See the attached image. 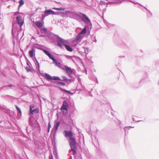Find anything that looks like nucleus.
<instances>
[{"label":"nucleus","mask_w":159,"mask_h":159,"mask_svg":"<svg viewBox=\"0 0 159 159\" xmlns=\"http://www.w3.org/2000/svg\"><path fill=\"white\" fill-rule=\"evenodd\" d=\"M65 68L67 73H69V72L70 74H72L73 71L71 68L67 66H65Z\"/></svg>","instance_id":"2eb2a0df"},{"label":"nucleus","mask_w":159,"mask_h":159,"mask_svg":"<svg viewBox=\"0 0 159 159\" xmlns=\"http://www.w3.org/2000/svg\"><path fill=\"white\" fill-rule=\"evenodd\" d=\"M69 142L71 150L73 152V154L75 155L76 153L77 150L76 145V142L75 139L74 138L70 139L69 140Z\"/></svg>","instance_id":"7ed1b4c3"},{"label":"nucleus","mask_w":159,"mask_h":159,"mask_svg":"<svg viewBox=\"0 0 159 159\" xmlns=\"http://www.w3.org/2000/svg\"><path fill=\"white\" fill-rule=\"evenodd\" d=\"M36 66V70H38V72L39 73H40V65L38 61H36L35 62H34Z\"/></svg>","instance_id":"4468645a"},{"label":"nucleus","mask_w":159,"mask_h":159,"mask_svg":"<svg viewBox=\"0 0 159 159\" xmlns=\"http://www.w3.org/2000/svg\"><path fill=\"white\" fill-rule=\"evenodd\" d=\"M12 35L13 36H14V32H13V30L12 31Z\"/></svg>","instance_id":"6e6d98bb"},{"label":"nucleus","mask_w":159,"mask_h":159,"mask_svg":"<svg viewBox=\"0 0 159 159\" xmlns=\"http://www.w3.org/2000/svg\"><path fill=\"white\" fill-rule=\"evenodd\" d=\"M26 64L28 66L30 67V65H31V64L30 61L27 59L26 60Z\"/></svg>","instance_id":"c9c22d12"},{"label":"nucleus","mask_w":159,"mask_h":159,"mask_svg":"<svg viewBox=\"0 0 159 159\" xmlns=\"http://www.w3.org/2000/svg\"><path fill=\"white\" fill-rule=\"evenodd\" d=\"M44 76V77L47 80H61V79L58 77L55 76L52 77L50 75L47 73H45Z\"/></svg>","instance_id":"0eeeda50"},{"label":"nucleus","mask_w":159,"mask_h":159,"mask_svg":"<svg viewBox=\"0 0 159 159\" xmlns=\"http://www.w3.org/2000/svg\"><path fill=\"white\" fill-rule=\"evenodd\" d=\"M65 56L68 59H71L73 61V62H74V60H73V59L72 58V57L71 56H68V55H65Z\"/></svg>","instance_id":"473e14b6"},{"label":"nucleus","mask_w":159,"mask_h":159,"mask_svg":"<svg viewBox=\"0 0 159 159\" xmlns=\"http://www.w3.org/2000/svg\"><path fill=\"white\" fill-rule=\"evenodd\" d=\"M19 13V12L18 11H17L16 12H15V13H14V15H17Z\"/></svg>","instance_id":"09e8293b"},{"label":"nucleus","mask_w":159,"mask_h":159,"mask_svg":"<svg viewBox=\"0 0 159 159\" xmlns=\"http://www.w3.org/2000/svg\"><path fill=\"white\" fill-rule=\"evenodd\" d=\"M143 82V79H141V80L140 81V82Z\"/></svg>","instance_id":"4d7b16f0"},{"label":"nucleus","mask_w":159,"mask_h":159,"mask_svg":"<svg viewBox=\"0 0 159 159\" xmlns=\"http://www.w3.org/2000/svg\"><path fill=\"white\" fill-rule=\"evenodd\" d=\"M145 9H146V10H147L149 12V13L151 14V15L152 16V13H151V12H150V11L149 10H148L147 8H146L145 7H144L143 6V7Z\"/></svg>","instance_id":"a19ab883"},{"label":"nucleus","mask_w":159,"mask_h":159,"mask_svg":"<svg viewBox=\"0 0 159 159\" xmlns=\"http://www.w3.org/2000/svg\"><path fill=\"white\" fill-rule=\"evenodd\" d=\"M131 2L134 3L136 4H138V5H139L140 6L143 7V6L142 5H141V4H140L138 2L135 3V2H134L133 1H131Z\"/></svg>","instance_id":"c03bdc74"},{"label":"nucleus","mask_w":159,"mask_h":159,"mask_svg":"<svg viewBox=\"0 0 159 159\" xmlns=\"http://www.w3.org/2000/svg\"><path fill=\"white\" fill-rule=\"evenodd\" d=\"M51 14H52V15H55L56 14V12H55L54 11H52V10H51Z\"/></svg>","instance_id":"ea45409f"},{"label":"nucleus","mask_w":159,"mask_h":159,"mask_svg":"<svg viewBox=\"0 0 159 159\" xmlns=\"http://www.w3.org/2000/svg\"><path fill=\"white\" fill-rule=\"evenodd\" d=\"M111 25L109 24L108 25H107V26H108V28H110V25Z\"/></svg>","instance_id":"5fc2aeb1"},{"label":"nucleus","mask_w":159,"mask_h":159,"mask_svg":"<svg viewBox=\"0 0 159 159\" xmlns=\"http://www.w3.org/2000/svg\"><path fill=\"white\" fill-rule=\"evenodd\" d=\"M41 32L42 34L46 35V36H48V39H51L52 37V34H53L51 33L48 31L47 29L46 28H43L41 29Z\"/></svg>","instance_id":"423d86ee"},{"label":"nucleus","mask_w":159,"mask_h":159,"mask_svg":"<svg viewBox=\"0 0 159 159\" xmlns=\"http://www.w3.org/2000/svg\"><path fill=\"white\" fill-rule=\"evenodd\" d=\"M33 119L32 116H30L29 118V125L30 126H32L33 124L32 123Z\"/></svg>","instance_id":"aec40b11"},{"label":"nucleus","mask_w":159,"mask_h":159,"mask_svg":"<svg viewBox=\"0 0 159 159\" xmlns=\"http://www.w3.org/2000/svg\"><path fill=\"white\" fill-rule=\"evenodd\" d=\"M20 7H19V6H18V9L19 10V9H20Z\"/></svg>","instance_id":"69168bd1"},{"label":"nucleus","mask_w":159,"mask_h":159,"mask_svg":"<svg viewBox=\"0 0 159 159\" xmlns=\"http://www.w3.org/2000/svg\"><path fill=\"white\" fill-rule=\"evenodd\" d=\"M60 90L62 91H64V92L67 93L68 94H70L71 95L73 94V93H71V92H70V91H69L67 90H66L65 89H63L61 88H60Z\"/></svg>","instance_id":"412c9836"},{"label":"nucleus","mask_w":159,"mask_h":159,"mask_svg":"<svg viewBox=\"0 0 159 159\" xmlns=\"http://www.w3.org/2000/svg\"><path fill=\"white\" fill-rule=\"evenodd\" d=\"M35 25L38 27L40 28L43 26V24L39 21H37L35 22Z\"/></svg>","instance_id":"f3484780"},{"label":"nucleus","mask_w":159,"mask_h":159,"mask_svg":"<svg viewBox=\"0 0 159 159\" xmlns=\"http://www.w3.org/2000/svg\"><path fill=\"white\" fill-rule=\"evenodd\" d=\"M53 154L55 156H57V150L55 146H54L53 149Z\"/></svg>","instance_id":"b1692460"},{"label":"nucleus","mask_w":159,"mask_h":159,"mask_svg":"<svg viewBox=\"0 0 159 159\" xmlns=\"http://www.w3.org/2000/svg\"><path fill=\"white\" fill-rule=\"evenodd\" d=\"M158 84L159 85V80H158Z\"/></svg>","instance_id":"338daca9"},{"label":"nucleus","mask_w":159,"mask_h":159,"mask_svg":"<svg viewBox=\"0 0 159 159\" xmlns=\"http://www.w3.org/2000/svg\"><path fill=\"white\" fill-rule=\"evenodd\" d=\"M117 122L119 124V125H120V121H119V120H118V121Z\"/></svg>","instance_id":"864d4df0"},{"label":"nucleus","mask_w":159,"mask_h":159,"mask_svg":"<svg viewBox=\"0 0 159 159\" xmlns=\"http://www.w3.org/2000/svg\"><path fill=\"white\" fill-rule=\"evenodd\" d=\"M69 159H72V157L71 156L70 157V158Z\"/></svg>","instance_id":"e2e57ef3"},{"label":"nucleus","mask_w":159,"mask_h":159,"mask_svg":"<svg viewBox=\"0 0 159 159\" xmlns=\"http://www.w3.org/2000/svg\"><path fill=\"white\" fill-rule=\"evenodd\" d=\"M55 84H57V85H60V82H59V81H56L55 82Z\"/></svg>","instance_id":"49530a36"},{"label":"nucleus","mask_w":159,"mask_h":159,"mask_svg":"<svg viewBox=\"0 0 159 159\" xmlns=\"http://www.w3.org/2000/svg\"><path fill=\"white\" fill-rule=\"evenodd\" d=\"M62 79H61L60 80L61 81H67L68 79L65 76H62L61 77Z\"/></svg>","instance_id":"7c9ffc66"},{"label":"nucleus","mask_w":159,"mask_h":159,"mask_svg":"<svg viewBox=\"0 0 159 159\" xmlns=\"http://www.w3.org/2000/svg\"><path fill=\"white\" fill-rule=\"evenodd\" d=\"M86 31V27H85L79 34L82 35V34H85Z\"/></svg>","instance_id":"a878e982"},{"label":"nucleus","mask_w":159,"mask_h":159,"mask_svg":"<svg viewBox=\"0 0 159 159\" xmlns=\"http://www.w3.org/2000/svg\"><path fill=\"white\" fill-rule=\"evenodd\" d=\"M47 15H44V14H42V20H43L44 18H45V17L46 16H47Z\"/></svg>","instance_id":"58836bf2"},{"label":"nucleus","mask_w":159,"mask_h":159,"mask_svg":"<svg viewBox=\"0 0 159 159\" xmlns=\"http://www.w3.org/2000/svg\"><path fill=\"white\" fill-rule=\"evenodd\" d=\"M34 107V105H31L30 106V109H32Z\"/></svg>","instance_id":"37998d69"},{"label":"nucleus","mask_w":159,"mask_h":159,"mask_svg":"<svg viewBox=\"0 0 159 159\" xmlns=\"http://www.w3.org/2000/svg\"><path fill=\"white\" fill-rule=\"evenodd\" d=\"M65 14L67 16L70 18L79 21L80 12H76V11H71L69 10H66L65 11Z\"/></svg>","instance_id":"f257e3e1"},{"label":"nucleus","mask_w":159,"mask_h":159,"mask_svg":"<svg viewBox=\"0 0 159 159\" xmlns=\"http://www.w3.org/2000/svg\"><path fill=\"white\" fill-rule=\"evenodd\" d=\"M145 9H146V10H147L149 12V13L151 14V15L152 16V13H151V12H150V11L149 10H148L147 8H146L145 7H144L143 6V7Z\"/></svg>","instance_id":"79ce46f5"},{"label":"nucleus","mask_w":159,"mask_h":159,"mask_svg":"<svg viewBox=\"0 0 159 159\" xmlns=\"http://www.w3.org/2000/svg\"><path fill=\"white\" fill-rule=\"evenodd\" d=\"M74 159H76V157L75 155H74Z\"/></svg>","instance_id":"13d9d810"},{"label":"nucleus","mask_w":159,"mask_h":159,"mask_svg":"<svg viewBox=\"0 0 159 159\" xmlns=\"http://www.w3.org/2000/svg\"><path fill=\"white\" fill-rule=\"evenodd\" d=\"M83 48L84 50V53H85L86 55L89 52V48L84 47H83Z\"/></svg>","instance_id":"5701e85b"},{"label":"nucleus","mask_w":159,"mask_h":159,"mask_svg":"<svg viewBox=\"0 0 159 159\" xmlns=\"http://www.w3.org/2000/svg\"><path fill=\"white\" fill-rule=\"evenodd\" d=\"M68 105L67 102L66 101H64L61 107V110L64 115H67L68 114Z\"/></svg>","instance_id":"39448f33"},{"label":"nucleus","mask_w":159,"mask_h":159,"mask_svg":"<svg viewBox=\"0 0 159 159\" xmlns=\"http://www.w3.org/2000/svg\"><path fill=\"white\" fill-rule=\"evenodd\" d=\"M80 18H81L82 21L88 25L92 26V24L90 20L85 14L80 12L79 19Z\"/></svg>","instance_id":"f03ea898"},{"label":"nucleus","mask_w":159,"mask_h":159,"mask_svg":"<svg viewBox=\"0 0 159 159\" xmlns=\"http://www.w3.org/2000/svg\"><path fill=\"white\" fill-rule=\"evenodd\" d=\"M81 37V35L79 34L78 35L76 36V38L75 39V41H76V42H78L80 40Z\"/></svg>","instance_id":"6ab92c4d"},{"label":"nucleus","mask_w":159,"mask_h":159,"mask_svg":"<svg viewBox=\"0 0 159 159\" xmlns=\"http://www.w3.org/2000/svg\"><path fill=\"white\" fill-rule=\"evenodd\" d=\"M33 110V111H34V113H38L39 112V110L38 108H35Z\"/></svg>","instance_id":"2f4dec72"},{"label":"nucleus","mask_w":159,"mask_h":159,"mask_svg":"<svg viewBox=\"0 0 159 159\" xmlns=\"http://www.w3.org/2000/svg\"><path fill=\"white\" fill-rule=\"evenodd\" d=\"M34 113V111H33V110L32 109H31V110H30V112L29 113V115H30L31 114H33Z\"/></svg>","instance_id":"e433bc0d"},{"label":"nucleus","mask_w":159,"mask_h":159,"mask_svg":"<svg viewBox=\"0 0 159 159\" xmlns=\"http://www.w3.org/2000/svg\"><path fill=\"white\" fill-rule=\"evenodd\" d=\"M111 114H112L113 116V113H112V112H111Z\"/></svg>","instance_id":"774afa93"},{"label":"nucleus","mask_w":159,"mask_h":159,"mask_svg":"<svg viewBox=\"0 0 159 159\" xmlns=\"http://www.w3.org/2000/svg\"><path fill=\"white\" fill-rule=\"evenodd\" d=\"M49 159H53V157L52 155H51V156H49Z\"/></svg>","instance_id":"603ef678"},{"label":"nucleus","mask_w":159,"mask_h":159,"mask_svg":"<svg viewBox=\"0 0 159 159\" xmlns=\"http://www.w3.org/2000/svg\"><path fill=\"white\" fill-rule=\"evenodd\" d=\"M51 10L48 9L44 11V14L48 16L49 15L51 14Z\"/></svg>","instance_id":"393cba45"},{"label":"nucleus","mask_w":159,"mask_h":159,"mask_svg":"<svg viewBox=\"0 0 159 159\" xmlns=\"http://www.w3.org/2000/svg\"><path fill=\"white\" fill-rule=\"evenodd\" d=\"M66 84L63 83V82H60V86H61V85H63V86H64V85H65Z\"/></svg>","instance_id":"a18cd8bd"},{"label":"nucleus","mask_w":159,"mask_h":159,"mask_svg":"<svg viewBox=\"0 0 159 159\" xmlns=\"http://www.w3.org/2000/svg\"><path fill=\"white\" fill-rule=\"evenodd\" d=\"M63 134L66 137H69V140L70 139L73 138V133L72 131H68L66 130H65L63 131Z\"/></svg>","instance_id":"6e6552de"},{"label":"nucleus","mask_w":159,"mask_h":159,"mask_svg":"<svg viewBox=\"0 0 159 159\" xmlns=\"http://www.w3.org/2000/svg\"><path fill=\"white\" fill-rule=\"evenodd\" d=\"M130 128H134V127H132L131 126L126 127L124 128V129L125 131V135L126 134H127V131Z\"/></svg>","instance_id":"4be33fe9"},{"label":"nucleus","mask_w":159,"mask_h":159,"mask_svg":"<svg viewBox=\"0 0 159 159\" xmlns=\"http://www.w3.org/2000/svg\"><path fill=\"white\" fill-rule=\"evenodd\" d=\"M33 61H34V62H35L36 61H37V60L36 58L35 57L33 59Z\"/></svg>","instance_id":"8fccbe9b"},{"label":"nucleus","mask_w":159,"mask_h":159,"mask_svg":"<svg viewBox=\"0 0 159 159\" xmlns=\"http://www.w3.org/2000/svg\"><path fill=\"white\" fill-rule=\"evenodd\" d=\"M19 7H20L23 5L24 3V2L23 0H20L19 1Z\"/></svg>","instance_id":"c85d7f7f"},{"label":"nucleus","mask_w":159,"mask_h":159,"mask_svg":"<svg viewBox=\"0 0 159 159\" xmlns=\"http://www.w3.org/2000/svg\"><path fill=\"white\" fill-rule=\"evenodd\" d=\"M93 80L94 81H95L97 83H98V80H97V79L96 76H93Z\"/></svg>","instance_id":"4c0bfd02"},{"label":"nucleus","mask_w":159,"mask_h":159,"mask_svg":"<svg viewBox=\"0 0 159 159\" xmlns=\"http://www.w3.org/2000/svg\"><path fill=\"white\" fill-rule=\"evenodd\" d=\"M79 52L82 55H83L84 54V52H82L81 51H79Z\"/></svg>","instance_id":"de8ad7c7"},{"label":"nucleus","mask_w":159,"mask_h":159,"mask_svg":"<svg viewBox=\"0 0 159 159\" xmlns=\"http://www.w3.org/2000/svg\"><path fill=\"white\" fill-rule=\"evenodd\" d=\"M60 124V122L59 121L57 122L54 124V128L55 130L54 132V135H55L56 134V132L58 129V128Z\"/></svg>","instance_id":"9b49d317"},{"label":"nucleus","mask_w":159,"mask_h":159,"mask_svg":"<svg viewBox=\"0 0 159 159\" xmlns=\"http://www.w3.org/2000/svg\"><path fill=\"white\" fill-rule=\"evenodd\" d=\"M54 10H57L59 11H64L65 8L63 7H59V8H53Z\"/></svg>","instance_id":"bb28decb"},{"label":"nucleus","mask_w":159,"mask_h":159,"mask_svg":"<svg viewBox=\"0 0 159 159\" xmlns=\"http://www.w3.org/2000/svg\"><path fill=\"white\" fill-rule=\"evenodd\" d=\"M26 130L27 132H28V130H27V128H26Z\"/></svg>","instance_id":"0e129e2a"},{"label":"nucleus","mask_w":159,"mask_h":159,"mask_svg":"<svg viewBox=\"0 0 159 159\" xmlns=\"http://www.w3.org/2000/svg\"><path fill=\"white\" fill-rule=\"evenodd\" d=\"M35 50L34 48H32L31 50H30L29 52V54L30 57H33L34 54H35Z\"/></svg>","instance_id":"ddd939ff"},{"label":"nucleus","mask_w":159,"mask_h":159,"mask_svg":"<svg viewBox=\"0 0 159 159\" xmlns=\"http://www.w3.org/2000/svg\"><path fill=\"white\" fill-rule=\"evenodd\" d=\"M51 60H52L53 61V63H55L56 66H59L60 65V63L59 62H57V60H56L55 58L54 57Z\"/></svg>","instance_id":"dca6fc26"},{"label":"nucleus","mask_w":159,"mask_h":159,"mask_svg":"<svg viewBox=\"0 0 159 159\" xmlns=\"http://www.w3.org/2000/svg\"><path fill=\"white\" fill-rule=\"evenodd\" d=\"M132 120H133V121H135V120H134V117H133L132 118ZM135 121H138V122L140 121V120H139V121H136V120H135Z\"/></svg>","instance_id":"3c124183"},{"label":"nucleus","mask_w":159,"mask_h":159,"mask_svg":"<svg viewBox=\"0 0 159 159\" xmlns=\"http://www.w3.org/2000/svg\"><path fill=\"white\" fill-rule=\"evenodd\" d=\"M63 45L65 47L66 50L70 52H72L73 51V48L69 45L66 44H64Z\"/></svg>","instance_id":"f8f14e48"},{"label":"nucleus","mask_w":159,"mask_h":159,"mask_svg":"<svg viewBox=\"0 0 159 159\" xmlns=\"http://www.w3.org/2000/svg\"><path fill=\"white\" fill-rule=\"evenodd\" d=\"M90 94H89V96H92V94H91L90 93H89Z\"/></svg>","instance_id":"bf43d9fd"},{"label":"nucleus","mask_w":159,"mask_h":159,"mask_svg":"<svg viewBox=\"0 0 159 159\" xmlns=\"http://www.w3.org/2000/svg\"><path fill=\"white\" fill-rule=\"evenodd\" d=\"M97 41V40L96 39H95V40H94V42L95 43H96Z\"/></svg>","instance_id":"052dcab7"},{"label":"nucleus","mask_w":159,"mask_h":159,"mask_svg":"<svg viewBox=\"0 0 159 159\" xmlns=\"http://www.w3.org/2000/svg\"><path fill=\"white\" fill-rule=\"evenodd\" d=\"M51 127V125L50 124V122H49L48 124V132H49L50 131V129Z\"/></svg>","instance_id":"f704fd0d"},{"label":"nucleus","mask_w":159,"mask_h":159,"mask_svg":"<svg viewBox=\"0 0 159 159\" xmlns=\"http://www.w3.org/2000/svg\"><path fill=\"white\" fill-rule=\"evenodd\" d=\"M15 107L16 108V110H17V111L18 112V113L20 114H21V111L20 108L18 107L16 105H15Z\"/></svg>","instance_id":"cd10ccee"},{"label":"nucleus","mask_w":159,"mask_h":159,"mask_svg":"<svg viewBox=\"0 0 159 159\" xmlns=\"http://www.w3.org/2000/svg\"><path fill=\"white\" fill-rule=\"evenodd\" d=\"M39 37H43L45 38L46 39H48V36L46 35H44V34H41L39 36Z\"/></svg>","instance_id":"72a5a7b5"},{"label":"nucleus","mask_w":159,"mask_h":159,"mask_svg":"<svg viewBox=\"0 0 159 159\" xmlns=\"http://www.w3.org/2000/svg\"><path fill=\"white\" fill-rule=\"evenodd\" d=\"M42 51L43 52L47 55L51 59H52L54 57L47 50L44 49H42Z\"/></svg>","instance_id":"9d476101"},{"label":"nucleus","mask_w":159,"mask_h":159,"mask_svg":"<svg viewBox=\"0 0 159 159\" xmlns=\"http://www.w3.org/2000/svg\"><path fill=\"white\" fill-rule=\"evenodd\" d=\"M9 87L10 88V89H13L14 88H15V86L12 84H11L9 85H7L5 86H4L3 87H2V88H3L5 87Z\"/></svg>","instance_id":"a211bd4d"},{"label":"nucleus","mask_w":159,"mask_h":159,"mask_svg":"<svg viewBox=\"0 0 159 159\" xmlns=\"http://www.w3.org/2000/svg\"><path fill=\"white\" fill-rule=\"evenodd\" d=\"M25 69H26V70H27V71L28 72H29V71L32 72V70L31 68V67H26L25 68Z\"/></svg>","instance_id":"c756f323"},{"label":"nucleus","mask_w":159,"mask_h":159,"mask_svg":"<svg viewBox=\"0 0 159 159\" xmlns=\"http://www.w3.org/2000/svg\"><path fill=\"white\" fill-rule=\"evenodd\" d=\"M16 19L17 22L19 25L21 26L23 24V21L22 20V17L20 15H19L16 17Z\"/></svg>","instance_id":"1a4fd4ad"},{"label":"nucleus","mask_w":159,"mask_h":159,"mask_svg":"<svg viewBox=\"0 0 159 159\" xmlns=\"http://www.w3.org/2000/svg\"><path fill=\"white\" fill-rule=\"evenodd\" d=\"M52 38L51 39L55 40L57 42L58 46L61 48V46L64 43V39L59 37L58 35L55 34H52Z\"/></svg>","instance_id":"20e7f679"},{"label":"nucleus","mask_w":159,"mask_h":159,"mask_svg":"<svg viewBox=\"0 0 159 159\" xmlns=\"http://www.w3.org/2000/svg\"><path fill=\"white\" fill-rule=\"evenodd\" d=\"M77 45V44H75L74 45V46H75V47H76V45Z\"/></svg>","instance_id":"680f3d73"}]
</instances>
